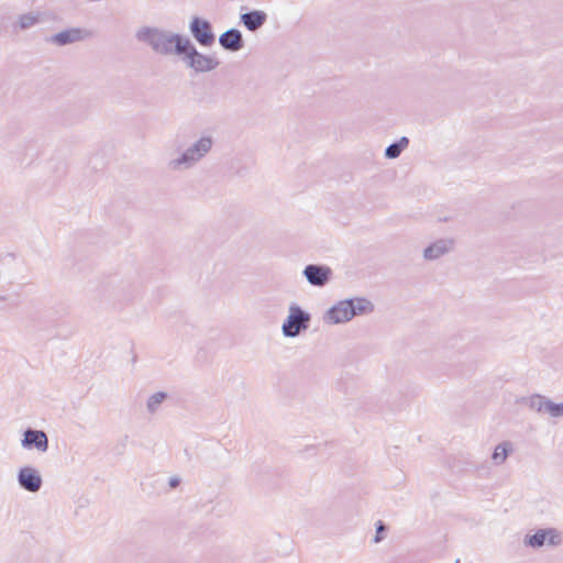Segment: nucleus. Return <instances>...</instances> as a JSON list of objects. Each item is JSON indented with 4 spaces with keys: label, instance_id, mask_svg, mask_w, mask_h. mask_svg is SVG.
I'll list each match as a JSON object with an SVG mask.
<instances>
[{
    "label": "nucleus",
    "instance_id": "f257e3e1",
    "mask_svg": "<svg viewBox=\"0 0 563 563\" xmlns=\"http://www.w3.org/2000/svg\"><path fill=\"white\" fill-rule=\"evenodd\" d=\"M136 38L146 43L156 54L170 56H181L189 38L170 31L144 26L136 32Z\"/></svg>",
    "mask_w": 563,
    "mask_h": 563
},
{
    "label": "nucleus",
    "instance_id": "f03ea898",
    "mask_svg": "<svg viewBox=\"0 0 563 563\" xmlns=\"http://www.w3.org/2000/svg\"><path fill=\"white\" fill-rule=\"evenodd\" d=\"M374 311V305L364 297L340 300L330 307L323 316L328 324L345 323L354 317L367 314Z\"/></svg>",
    "mask_w": 563,
    "mask_h": 563
},
{
    "label": "nucleus",
    "instance_id": "7ed1b4c3",
    "mask_svg": "<svg viewBox=\"0 0 563 563\" xmlns=\"http://www.w3.org/2000/svg\"><path fill=\"white\" fill-rule=\"evenodd\" d=\"M213 139L203 135L188 146L177 157L170 158L167 163L172 172H185L197 166L200 161L211 151Z\"/></svg>",
    "mask_w": 563,
    "mask_h": 563
},
{
    "label": "nucleus",
    "instance_id": "20e7f679",
    "mask_svg": "<svg viewBox=\"0 0 563 563\" xmlns=\"http://www.w3.org/2000/svg\"><path fill=\"white\" fill-rule=\"evenodd\" d=\"M311 320L310 313L292 303L289 307V313L282 325V332L286 338H296L302 331L309 328Z\"/></svg>",
    "mask_w": 563,
    "mask_h": 563
},
{
    "label": "nucleus",
    "instance_id": "39448f33",
    "mask_svg": "<svg viewBox=\"0 0 563 563\" xmlns=\"http://www.w3.org/2000/svg\"><path fill=\"white\" fill-rule=\"evenodd\" d=\"M181 57L186 65L192 68L196 73L211 71L216 69L220 64L217 58L198 52L190 40L186 45L185 52L181 54Z\"/></svg>",
    "mask_w": 563,
    "mask_h": 563
},
{
    "label": "nucleus",
    "instance_id": "423d86ee",
    "mask_svg": "<svg viewBox=\"0 0 563 563\" xmlns=\"http://www.w3.org/2000/svg\"><path fill=\"white\" fill-rule=\"evenodd\" d=\"M561 542V533L554 528L538 529L533 534H528L525 538V544L533 549L543 545L556 547Z\"/></svg>",
    "mask_w": 563,
    "mask_h": 563
},
{
    "label": "nucleus",
    "instance_id": "0eeeda50",
    "mask_svg": "<svg viewBox=\"0 0 563 563\" xmlns=\"http://www.w3.org/2000/svg\"><path fill=\"white\" fill-rule=\"evenodd\" d=\"M189 30L194 38L201 46H211L216 41V35L212 31V25L208 20L199 16H194L189 24Z\"/></svg>",
    "mask_w": 563,
    "mask_h": 563
},
{
    "label": "nucleus",
    "instance_id": "6e6552de",
    "mask_svg": "<svg viewBox=\"0 0 563 563\" xmlns=\"http://www.w3.org/2000/svg\"><path fill=\"white\" fill-rule=\"evenodd\" d=\"M302 275L309 285L321 288L330 283L333 272L327 265L308 264L305 266Z\"/></svg>",
    "mask_w": 563,
    "mask_h": 563
},
{
    "label": "nucleus",
    "instance_id": "1a4fd4ad",
    "mask_svg": "<svg viewBox=\"0 0 563 563\" xmlns=\"http://www.w3.org/2000/svg\"><path fill=\"white\" fill-rule=\"evenodd\" d=\"M16 481L19 486L29 493H37L43 486L40 472L32 466L21 467L18 471Z\"/></svg>",
    "mask_w": 563,
    "mask_h": 563
},
{
    "label": "nucleus",
    "instance_id": "9d476101",
    "mask_svg": "<svg viewBox=\"0 0 563 563\" xmlns=\"http://www.w3.org/2000/svg\"><path fill=\"white\" fill-rule=\"evenodd\" d=\"M21 446L24 450L35 449L40 453H45L48 450V437L43 430L27 428L23 432Z\"/></svg>",
    "mask_w": 563,
    "mask_h": 563
},
{
    "label": "nucleus",
    "instance_id": "9b49d317",
    "mask_svg": "<svg viewBox=\"0 0 563 563\" xmlns=\"http://www.w3.org/2000/svg\"><path fill=\"white\" fill-rule=\"evenodd\" d=\"M453 246L454 241L452 239H440L424 249L423 257L427 261L438 260L441 256L451 252L453 250Z\"/></svg>",
    "mask_w": 563,
    "mask_h": 563
},
{
    "label": "nucleus",
    "instance_id": "f8f14e48",
    "mask_svg": "<svg viewBox=\"0 0 563 563\" xmlns=\"http://www.w3.org/2000/svg\"><path fill=\"white\" fill-rule=\"evenodd\" d=\"M219 43L229 52H238L244 46L242 33L234 27L222 33L219 37Z\"/></svg>",
    "mask_w": 563,
    "mask_h": 563
},
{
    "label": "nucleus",
    "instance_id": "ddd939ff",
    "mask_svg": "<svg viewBox=\"0 0 563 563\" xmlns=\"http://www.w3.org/2000/svg\"><path fill=\"white\" fill-rule=\"evenodd\" d=\"M240 20L249 31L256 32L266 23L267 14L262 10H252L241 14Z\"/></svg>",
    "mask_w": 563,
    "mask_h": 563
},
{
    "label": "nucleus",
    "instance_id": "4468645a",
    "mask_svg": "<svg viewBox=\"0 0 563 563\" xmlns=\"http://www.w3.org/2000/svg\"><path fill=\"white\" fill-rule=\"evenodd\" d=\"M525 402L531 410L551 417L552 400H550L548 397L536 394L526 398Z\"/></svg>",
    "mask_w": 563,
    "mask_h": 563
},
{
    "label": "nucleus",
    "instance_id": "2eb2a0df",
    "mask_svg": "<svg viewBox=\"0 0 563 563\" xmlns=\"http://www.w3.org/2000/svg\"><path fill=\"white\" fill-rule=\"evenodd\" d=\"M82 31L80 29H69L54 34L51 37V42L58 45L65 46L82 38Z\"/></svg>",
    "mask_w": 563,
    "mask_h": 563
},
{
    "label": "nucleus",
    "instance_id": "dca6fc26",
    "mask_svg": "<svg viewBox=\"0 0 563 563\" xmlns=\"http://www.w3.org/2000/svg\"><path fill=\"white\" fill-rule=\"evenodd\" d=\"M512 451H514L512 443L509 441H504V442L497 444L492 454L493 464L496 466L504 464Z\"/></svg>",
    "mask_w": 563,
    "mask_h": 563
},
{
    "label": "nucleus",
    "instance_id": "f3484780",
    "mask_svg": "<svg viewBox=\"0 0 563 563\" xmlns=\"http://www.w3.org/2000/svg\"><path fill=\"white\" fill-rule=\"evenodd\" d=\"M409 145V139L401 136L398 141L389 144L385 150V156L389 159H395L400 156L402 151Z\"/></svg>",
    "mask_w": 563,
    "mask_h": 563
},
{
    "label": "nucleus",
    "instance_id": "a211bd4d",
    "mask_svg": "<svg viewBox=\"0 0 563 563\" xmlns=\"http://www.w3.org/2000/svg\"><path fill=\"white\" fill-rule=\"evenodd\" d=\"M167 397L168 395L165 391H157L151 395L146 401L147 411L152 415L155 413Z\"/></svg>",
    "mask_w": 563,
    "mask_h": 563
},
{
    "label": "nucleus",
    "instance_id": "6ab92c4d",
    "mask_svg": "<svg viewBox=\"0 0 563 563\" xmlns=\"http://www.w3.org/2000/svg\"><path fill=\"white\" fill-rule=\"evenodd\" d=\"M37 22V18L31 14H23L20 16L19 24L22 30L29 29Z\"/></svg>",
    "mask_w": 563,
    "mask_h": 563
},
{
    "label": "nucleus",
    "instance_id": "aec40b11",
    "mask_svg": "<svg viewBox=\"0 0 563 563\" xmlns=\"http://www.w3.org/2000/svg\"><path fill=\"white\" fill-rule=\"evenodd\" d=\"M563 416V402L556 404L552 401L551 417L559 418Z\"/></svg>",
    "mask_w": 563,
    "mask_h": 563
},
{
    "label": "nucleus",
    "instance_id": "412c9836",
    "mask_svg": "<svg viewBox=\"0 0 563 563\" xmlns=\"http://www.w3.org/2000/svg\"><path fill=\"white\" fill-rule=\"evenodd\" d=\"M385 530H386V526H385L382 521H378V522L376 523V534H375V537H374V542H375V543H378V542H380V541L384 539V537H383V534H382V533H383Z\"/></svg>",
    "mask_w": 563,
    "mask_h": 563
},
{
    "label": "nucleus",
    "instance_id": "4be33fe9",
    "mask_svg": "<svg viewBox=\"0 0 563 563\" xmlns=\"http://www.w3.org/2000/svg\"><path fill=\"white\" fill-rule=\"evenodd\" d=\"M179 484H180V478L179 477L174 476V477L169 478L168 485H169L170 488H176V487L179 486Z\"/></svg>",
    "mask_w": 563,
    "mask_h": 563
}]
</instances>
